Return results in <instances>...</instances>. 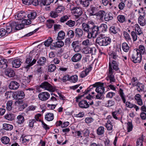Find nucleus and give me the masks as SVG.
<instances>
[{
	"mask_svg": "<svg viewBox=\"0 0 146 146\" xmlns=\"http://www.w3.org/2000/svg\"><path fill=\"white\" fill-rule=\"evenodd\" d=\"M95 27H96V30L95 31V38L97 36L98 32L104 33L106 31L108 27L106 24H102L99 27L95 25Z\"/></svg>",
	"mask_w": 146,
	"mask_h": 146,
	"instance_id": "7",
	"label": "nucleus"
},
{
	"mask_svg": "<svg viewBox=\"0 0 146 146\" xmlns=\"http://www.w3.org/2000/svg\"><path fill=\"white\" fill-rule=\"evenodd\" d=\"M105 12L103 10H100L97 12L95 15L100 19V20L103 21L104 19V17L105 16Z\"/></svg>",
	"mask_w": 146,
	"mask_h": 146,
	"instance_id": "25",
	"label": "nucleus"
},
{
	"mask_svg": "<svg viewBox=\"0 0 146 146\" xmlns=\"http://www.w3.org/2000/svg\"><path fill=\"white\" fill-rule=\"evenodd\" d=\"M14 96L17 99L20 100L23 98L25 96V94L22 91H18L16 92L14 94Z\"/></svg>",
	"mask_w": 146,
	"mask_h": 146,
	"instance_id": "20",
	"label": "nucleus"
},
{
	"mask_svg": "<svg viewBox=\"0 0 146 146\" xmlns=\"http://www.w3.org/2000/svg\"><path fill=\"white\" fill-rule=\"evenodd\" d=\"M97 134L99 135H101L103 134L104 132V128L103 127L100 126L97 129Z\"/></svg>",
	"mask_w": 146,
	"mask_h": 146,
	"instance_id": "42",
	"label": "nucleus"
},
{
	"mask_svg": "<svg viewBox=\"0 0 146 146\" xmlns=\"http://www.w3.org/2000/svg\"><path fill=\"white\" fill-rule=\"evenodd\" d=\"M138 12L140 15L138 19V23L140 25L144 26L146 24L145 19L144 18L145 15V12L143 11V8H141V10L139 11Z\"/></svg>",
	"mask_w": 146,
	"mask_h": 146,
	"instance_id": "5",
	"label": "nucleus"
},
{
	"mask_svg": "<svg viewBox=\"0 0 146 146\" xmlns=\"http://www.w3.org/2000/svg\"><path fill=\"white\" fill-rule=\"evenodd\" d=\"M50 95L49 93L44 92L40 93L38 95L39 99L42 101H46L50 97Z\"/></svg>",
	"mask_w": 146,
	"mask_h": 146,
	"instance_id": "13",
	"label": "nucleus"
},
{
	"mask_svg": "<svg viewBox=\"0 0 146 146\" xmlns=\"http://www.w3.org/2000/svg\"><path fill=\"white\" fill-rule=\"evenodd\" d=\"M135 99L139 105L141 106L143 105V102L142 100L141 99V96L140 94H136L135 96Z\"/></svg>",
	"mask_w": 146,
	"mask_h": 146,
	"instance_id": "35",
	"label": "nucleus"
},
{
	"mask_svg": "<svg viewBox=\"0 0 146 146\" xmlns=\"http://www.w3.org/2000/svg\"><path fill=\"white\" fill-rule=\"evenodd\" d=\"M110 33L113 34H115L117 33L116 28L114 26H112L110 27Z\"/></svg>",
	"mask_w": 146,
	"mask_h": 146,
	"instance_id": "59",
	"label": "nucleus"
},
{
	"mask_svg": "<svg viewBox=\"0 0 146 146\" xmlns=\"http://www.w3.org/2000/svg\"><path fill=\"white\" fill-rule=\"evenodd\" d=\"M96 51V49L94 47H85L82 49V52L84 54H91L92 55H94Z\"/></svg>",
	"mask_w": 146,
	"mask_h": 146,
	"instance_id": "8",
	"label": "nucleus"
},
{
	"mask_svg": "<svg viewBox=\"0 0 146 146\" xmlns=\"http://www.w3.org/2000/svg\"><path fill=\"white\" fill-rule=\"evenodd\" d=\"M56 67L54 64H51L48 66V70L49 72H54L56 69Z\"/></svg>",
	"mask_w": 146,
	"mask_h": 146,
	"instance_id": "45",
	"label": "nucleus"
},
{
	"mask_svg": "<svg viewBox=\"0 0 146 146\" xmlns=\"http://www.w3.org/2000/svg\"><path fill=\"white\" fill-rule=\"evenodd\" d=\"M98 11V8L96 7L91 6L90 9V14L91 15H95Z\"/></svg>",
	"mask_w": 146,
	"mask_h": 146,
	"instance_id": "26",
	"label": "nucleus"
},
{
	"mask_svg": "<svg viewBox=\"0 0 146 146\" xmlns=\"http://www.w3.org/2000/svg\"><path fill=\"white\" fill-rule=\"evenodd\" d=\"M117 19L118 21L120 23H123L125 21V16L123 15H119L117 16Z\"/></svg>",
	"mask_w": 146,
	"mask_h": 146,
	"instance_id": "43",
	"label": "nucleus"
},
{
	"mask_svg": "<svg viewBox=\"0 0 146 146\" xmlns=\"http://www.w3.org/2000/svg\"><path fill=\"white\" fill-rule=\"evenodd\" d=\"M90 133L89 130L88 129H86L82 131V133L83 134L84 137H86L89 136V135Z\"/></svg>",
	"mask_w": 146,
	"mask_h": 146,
	"instance_id": "62",
	"label": "nucleus"
},
{
	"mask_svg": "<svg viewBox=\"0 0 146 146\" xmlns=\"http://www.w3.org/2000/svg\"><path fill=\"white\" fill-rule=\"evenodd\" d=\"M123 36L126 40L129 42L131 41V38L129 34L126 32H123Z\"/></svg>",
	"mask_w": 146,
	"mask_h": 146,
	"instance_id": "48",
	"label": "nucleus"
},
{
	"mask_svg": "<svg viewBox=\"0 0 146 146\" xmlns=\"http://www.w3.org/2000/svg\"><path fill=\"white\" fill-rule=\"evenodd\" d=\"M106 127L108 130H111L113 129V125L111 121L109 120L106 124Z\"/></svg>",
	"mask_w": 146,
	"mask_h": 146,
	"instance_id": "39",
	"label": "nucleus"
},
{
	"mask_svg": "<svg viewBox=\"0 0 146 146\" xmlns=\"http://www.w3.org/2000/svg\"><path fill=\"white\" fill-rule=\"evenodd\" d=\"M95 25L92 21H89L87 23H83L82 24V28L83 31L88 33L87 37L90 38L92 37L95 38Z\"/></svg>",
	"mask_w": 146,
	"mask_h": 146,
	"instance_id": "2",
	"label": "nucleus"
},
{
	"mask_svg": "<svg viewBox=\"0 0 146 146\" xmlns=\"http://www.w3.org/2000/svg\"><path fill=\"white\" fill-rule=\"evenodd\" d=\"M113 18L112 15L110 13L105 15L104 19L106 21H109L113 19Z\"/></svg>",
	"mask_w": 146,
	"mask_h": 146,
	"instance_id": "38",
	"label": "nucleus"
},
{
	"mask_svg": "<svg viewBox=\"0 0 146 146\" xmlns=\"http://www.w3.org/2000/svg\"><path fill=\"white\" fill-rule=\"evenodd\" d=\"M19 86L18 83H10L9 86V88L11 90H16Z\"/></svg>",
	"mask_w": 146,
	"mask_h": 146,
	"instance_id": "29",
	"label": "nucleus"
},
{
	"mask_svg": "<svg viewBox=\"0 0 146 146\" xmlns=\"http://www.w3.org/2000/svg\"><path fill=\"white\" fill-rule=\"evenodd\" d=\"M79 107L83 109H86L89 107L88 102L86 100H82L78 103Z\"/></svg>",
	"mask_w": 146,
	"mask_h": 146,
	"instance_id": "17",
	"label": "nucleus"
},
{
	"mask_svg": "<svg viewBox=\"0 0 146 146\" xmlns=\"http://www.w3.org/2000/svg\"><path fill=\"white\" fill-rule=\"evenodd\" d=\"M3 129L7 131H10L13 128V126L9 124L4 123L3 125Z\"/></svg>",
	"mask_w": 146,
	"mask_h": 146,
	"instance_id": "33",
	"label": "nucleus"
},
{
	"mask_svg": "<svg viewBox=\"0 0 146 146\" xmlns=\"http://www.w3.org/2000/svg\"><path fill=\"white\" fill-rule=\"evenodd\" d=\"M37 16L36 12L34 11H31L27 15L28 18L30 19H34L36 18Z\"/></svg>",
	"mask_w": 146,
	"mask_h": 146,
	"instance_id": "31",
	"label": "nucleus"
},
{
	"mask_svg": "<svg viewBox=\"0 0 146 146\" xmlns=\"http://www.w3.org/2000/svg\"><path fill=\"white\" fill-rule=\"evenodd\" d=\"M58 13L56 11H51L50 13V15L52 18H55L58 16Z\"/></svg>",
	"mask_w": 146,
	"mask_h": 146,
	"instance_id": "53",
	"label": "nucleus"
},
{
	"mask_svg": "<svg viewBox=\"0 0 146 146\" xmlns=\"http://www.w3.org/2000/svg\"><path fill=\"white\" fill-rule=\"evenodd\" d=\"M135 32L137 35H140L142 34L143 33L139 25L138 24H135Z\"/></svg>",
	"mask_w": 146,
	"mask_h": 146,
	"instance_id": "40",
	"label": "nucleus"
},
{
	"mask_svg": "<svg viewBox=\"0 0 146 146\" xmlns=\"http://www.w3.org/2000/svg\"><path fill=\"white\" fill-rule=\"evenodd\" d=\"M65 36V33L63 31H60L58 33L56 39L58 40H61L63 39Z\"/></svg>",
	"mask_w": 146,
	"mask_h": 146,
	"instance_id": "32",
	"label": "nucleus"
},
{
	"mask_svg": "<svg viewBox=\"0 0 146 146\" xmlns=\"http://www.w3.org/2000/svg\"><path fill=\"white\" fill-rule=\"evenodd\" d=\"M1 142L4 144H8L10 141L9 138L7 136H4L1 138Z\"/></svg>",
	"mask_w": 146,
	"mask_h": 146,
	"instance_id": "41",
	"label": "nucleus"
},
{
	"mask_svg": "<svg viewBox=\"0 0 146 146\" xmlns=\"http://www.w3.org/2000/svg\"><path fill=\"white\" fill-rule=\"evenodd\" d=\"M54 118V115L53 113H48L46 114L45 116V119L48 121H50L52 120Z\"/></svg>",
	"mask_w": 146,
	"mask_h": 146,
	"instance_id": "34",
	"label": "nucleus"
},
{
	"mask_svg": "<svg viewBox=\"0 0 146 146\" xmlns=\"http://www.w3.org/2000/svg\"><path fill=\"white\" fill-rule=\"evenodd\" d=\"M7 66V60L0 56V68L4 69L6 68Z\"/></svg>",
	"mask_w": 146,
	"mask_h": 146,
	"instance_id": "19",
	"label": "nucleus"
},
{
	"mask_svg": "<svg viewBox=\"0 0 146 146\" xmlns=\"http://www.w3.org/2000/svg\"><path fill=\"white\" fill-rule=\"evenodd\" d=\"M94 85L96 88L95 90L96 92L98 93L103 94L105 91L103 83H95Z\"/></svg>",
	"mask_w": 146,
	"mask_h": 146,
	"instance_id": "9",
	"label": "nucleus"
},
{
	"mask_svg": "<svg viewBox=\"0 0 146 146\" xmlns=\"http://www.w3.org/2000/svg\"><path fill=\"white\" fill-rule=\"evenodd\" d=\"M75 136L78 138L83 139L84 136H83L82 131H76L74 133Z\"/></svg>",
	"mask_w": 146,
	"mask_h": 146,
	"instance_id": "28",
	"label": "nucleus"
},
{
	"mask_svg": "<svg viewBox=\"0 0 146 146\" xmlns=\"http://www.w3.org/2000/svg\"><path fill=\"white\" fill-rule=\"evenodd\" d=\"M72 13L75 16L79 17L83 13L82 9L80 7H74L71 10Z\"/></svg>",
	"mask_w": 146,
	"mask_h": 146,
	"instance_id": "11",
	"label": "nucleus"
},
{
	"mask_svg": "<svg viewBox=\"0 0 146 146\" xmlns=\"http://www.w3.org/2000/svg\"><path fill=\"white\" fill-rule=\"evenodd\" d=\"M64 10V7L62 6H58V7L56 8V11L58 12V13H61L62 12H63Z\"/></svg>",
	"mask_w": 146,
	"mask_h": 146,
	"instance_id": "60",
	"label": "nucleus"
},
{
	"mask_svg": "<svg viewBox=\"0 0 146 146\" xmlns=\"http://www.w3.org/2000/svg\"><path fill=\"white\" fill-rule=\"evenodd\" d=\"M134 49L136 50H139V53H140L141 55V54H144L145 51V48L142 45H141L139 46V49L135 48Z\"/></svg>",
	"mask_w": 146,
	"mask_h": 146,
	"instance_id": "36",
	"label": "nucleus"
},
{
	"mask_svg": "<svg viewBox=\"0 0 146 146\" xmlns=\"http://www.w3.org/2000/svg\"><path fill=\"white\" fill-rule=\"evenodd\" d=\"M115 102L112 100H109L106 103L105 105L107 107H111L114 105Z\"/></svg>",
	"mask_w": 146,
	"mask_h": 146,
	"instance_id": "55",
	"label": "nucleus"
},
{
	"mask_svg": "<svg viewBox=\"0 0 146 146\" xmlns=\"http://www.w3.org/2000/svg\"><path fill=\"white\" fill-rule=\"evenodd\" d=\"M46 61V58L43 57L39 59L37 61V63L40 65H43L45 63Z\"/></svg>",
	"mask_w": 146,
	"mask_h": 146,
	"instance_id": "46",
	"label": "nucleus"
},
{
	"mask_svg": "<svg viewBox=\"0 0 146 146\" xmlns=\"http://www.w3.org/2000/svg\"><path fill=\"white\" fill-rule=\"evenodd\" d=\"M32 138V137L30 135H22L21 138V139L22 143L25 144H27L31 140Z\"/></svg>",
	"mask_w": 146,
	"mask_h": 146,
	"instance_id": "14",
	"label": "nucleus"
},
{
	"mask_svg": "<svg viewBox=\"0 0 146 146\" xmlns=\"http://www.w3.org/2000/svg\"><path fill=\"white\" fill-rule=\"evenodd\" d=\"M40 87L50 92H53L57 90L55 87L52 86L49 83H42L40 85Z\"/></svg>",
	"mask_w": 146,
	"mask_h": 146,
	"instance_id": "6",
	"label": "nucleus"
},
{
	"mask_svg": "<svg viewBox=\"0 0 146 146\" xmlns=\"http://www.w3.org/2000/svg\"><path fill=\"white\" fill-rule=\"evenodd\" d=\"M25 119L23 116L21 115H19L17 118V122L18 124H22L24 122Z\"/></svg>",
	"mask_w": 146,
	"mask_h": 146,
	"instance_id": "30",
	"label": "nucleus"
},
{
	"mask_svg": "<svg viewBox=\"0 0 146 146\" xmlns=\"http://www.w3.org/2000/svg\"><path fill=\"white\" fill-rule=\"evenodd\" d=\"M53 40L52 38L51 37H49L48 39L44 42V45L45 46H50Z\"/></svg>",
	"mask_w": 146,
	"mask_h": 146,
	"instance_id": "44",
	"label": "nucleus"
},
{
	"mask_svg": "<svg viewBox=\"0 0 146 146\" xmlns=\"http://www.w3.org/2000/svg\"><path fill=\"white\" fill-rule=\"evenodd\" d=\"M75 24V22L74 21L70 20L68 21L66 23V24L68 27H74Z\"/></svg>",
	"mask_w": 146,
	"mask_h": 146,
	"instance_id": "49",
	"label": "nucleus"
},
{
	"mask_svg": "<svg viewBox=\"0 0 146 146\" xmlns=\"http://www.w3.org/2000/svg\"><path fill=\"white\" fill-rule=\"evenodd\" d=\"M131 36L133 41H135L137 40V36L134 31H132L131 32Z\"/></svg>",
	"mask_w": 146,
	"mask_h": 146,
	"instance_id": "64",
	"label": "nucleus"
},
{
	"mask_svg": "<svg viewBox=\"0 0 146 146\" xmlns=\"http://www.w3.org/2000/svg\"><path fill=\"white\" fill-rule=\"evenodd\" d=\"M133 126L131 122H128L127 123V131L130 132L132 131Z\"/></svg>",
	"mask_w": 146,
	"mask_h": 146,
	"instance_id": "54",
	"label": "nucleus"
},
{
	"mask_svg": "<svg viewBox=\"0 0 146 146\" xmlns=\"http://www.w3.org/2000/svg\"><path fill=\"white\" fill-rule=\"evenodd\" d=\"M143 139V138L142 136L137 139L136 142L137 146H142Z\"/></svg>",
	"mask_w": 146,
	"mask_h": 146,
	"instance_id": "56",
	"label": "nucleus"
},
{
	"mask_svg": "<svg viewBox=\"0 0 146 146\" xmlns=\"http://www.w3.org/2000/svg\"><path fill=\"white\" fill-rule=\"evenodd\" d=\"M119 63L117 61L111 60V62L110 61L109 64L108 70L107 72V76L106 78L107 81L109 80L110 82H114L115 81L114 70L117 71L119 70Z\"/></svg>",
	"mask_w": 146,
	"mask_h": 146,
	"instance_id": "1",
	"label": "nucleus"
},
{
	"mask_svg": "<svg viewBox=\"0 0 146 146\" xmlns=\"http://www.w3.org/2000/svg\"><path fill=\"white\" fill-rule=\"evenodd\" d=\"M5 74L6 76L9 77H13L15 75L14 71L10 68H8L5 70Z\"/></svg>",
	"mask_w": 146,
	"mask_h": 146,
	"instance_id": "24",
	"label": "nucleus"
},
{
	"mask_svg": "<svg viewBox=\"0 0 146 146\" xmlns=\"http://www.w3.org/2000/svg\"><path fill=\"white\" fill-rule=\"evenodd\" d=\"M82 29L79 28H76L74 31L75 35L78 38L82 37L83 35V31Z\"/></svg>",
	"mask_w": 146,
	"mask_h": 146,
	"instance_id": "23",
	"label": "nucleus"
},
{
	"mask_svg": "<svg viewBox=\"0 0 146 146\" xmlns=\"http://www.w3.org/2000/svg\"><path fill=\"white\" fill-rule=\"evenodd\" d=\"M139 50L134 49L131 53L130 56L131 60L134 63L140 62L141 58V55L139 53Z\"/></svg>",
	"mask_w": 146,
	"mask_h": 146,
	"instance_id": "4",
	"label": "nucleus"
},
{
	"mask_svg": "<svg viewBox=\"0 0 146 146\" xmlns=\"http://www.w3.org/2000/svg\"><path fill=\"white\" fill-rule=\"evenodd\" d=\"M96 42L100 46H106L110 44L111 39L109 37H105L104 35L101 34L96 38Z\"/></svg>",
	"mask_w": 146,
	"mask_h": 146,
	"instance_id": "3",
	"label": "nucleus"
},
{
	"mask_svg": "<svg viewBox=\"0 0 146 146\" xmlns=\"http://www.w3.org/2000/svg\"><path fill=\"white\" fill-rule=\"evenodd\" d=\"M12 24L13 22L7 23L6 25V31L7 34L10 33L12 32H13L15 31L14 28V27H13V25Z\"/></svg>",
	"mask_w": 146,
	"mask_h": 146,
	"instance_id": "15",
	"label": "nucleus"
},
{
	"mask_svg": "<svg viewBox=\"0 0 146 146\" xmlns=\"http://www.w3.org/2000/svg\"><path fill=\"white\" fill-rule=\"evenodd\" d=\"M12 25L14 27V28L15 30L21 29H23L25 26V25H24L22 22L21 23L19 24L17 22H13Z\"/></svg>",
	"mask_w": 146,
	"mask_h": 146,
	"instance_id": "18",
	"label": "nucleus"
},
{
	"mask_svg": "<svg viewBox=\"0 0 146 146\" xmlns=\"http://www.w3.org/2000/svg\"><path fill=\"white\" fill-rule=\"evenodd\" d=\"M55 44L56 47L58 48L61 47L64 45V42L61 40H58L55 43Z\"/></svg>",
	"mask_w": 146,
	"mask_h": 146,
	"instance_id": "51",
	"label": "nucleus"
},
{
	"mask_svg": "<svg viewBox=\"0 0 146 146\" xmlns=\"http://www.w3.org/2000/svg\"><path fill=\"white\" fill-rule=\"evenodd\" d=\"M32 57L30 56H29L27 58L26 60V63L27 64L25 66V68L26 69H29L30 67L34 64L36 62V60L33 59L31 61Z\"/></svg>",
	"mask_w": 146,
	"mask_h": 146,
	"instance_id": "12",
	"label": "nucleus"
},
{
	"mask_svg": "<svg viewBox=\"0 0 146 146\" xmlns=\"http://www.w3.org/2000/svg\"><path fill=\"white\" fill-rule=\"evenodd\" d=\"M78 80V76L76 75L72 76L70 77V81L73 82H76Z\"/></svg>",
	"mask_w": 146,
	"mask_h": 146,
	"instance_id": "58",
	"label": "nucleus"
},
{
	"mask_svg": "<svg viewBox=\"0 0 146 146\" xmlns=\"http://www.w3.org/2000/svg\"><path fill=\"white\" fill-rule=\"evenodd\" d=\"M8 34L6 31L3 28L0 29V36H3L5 35L7 36Z\"/></svg>",
	"mask_w": 146,
	"mask_h": 146,
	"instance_id": "61",
	"label": "nucleus"
},
{
	"mask_svg": "<svg viewBox=\"0 0 146 146\" xmlns=\"http://www.w3.org/2000/svg\"><path fill=\"white\" fill-rule=\"evenodd\" d=\"M92 68L88 67L86 68L85 70L82 71L80 74V76L81 78H84L89 73L91 70Z\"/></svg>",
	"mask_w": 146,
	"mask_h": 146,
	"instance_id": "27",
	"label": "nucleus"
},
{
	"mask_svg": "<svg viewBox=\"0 0 146 146\" xmlns=\"http://www.w3.org/2000/svg\"><path fill=\"white\" fill-rule=\"evenodd\" d=\"M26 16V13L21 11L16 13L15 15V18L17 20H21L24 19Z\"/></svg>",
	"mask_w": 146,
	"mask_h": 146,
	"instance_id": "16",
	"label": "nucleus"
},
{
	"mask_svg": "<svg viewBox=\"0 0 146 146\" xmlns=\"http://www.w3.org/2000/svg\"><path fill=\"white\" fill-rule=\"evenodd\" d=\"M122 48L123 51L125 52H128L129 48L128 44L126 42H123L122 44Z\"/></svg>",
	"mask_w": 146,
	"mask_h": 146,
	"instance_id": "37",
	"label": "nucleus"
},
{
	"mask_svg": "<svg viewBox=\"0 0 146 146\" xmlns=\"http://www.w3.org/2000/svg\"><path fill=\"white\" fill-rule=\"evenodd\" d=\"M12 101L11 100L8 101L7 103L6 108L7 110L10 111L12 109Z\"/></svg>",
	"mask_w": 146,
	"mask_h": 146,
	"instance_id": "52",
	"label": "nucleus"
},
{
	"mask_svg": "<svg viewBox=\"0 0 146 146\" xmlns=\"http://www.w3.org/2000/svg\"><path fill=\"white\" fill-rule=\"evenodd\" d=\"M103 94L98 93L95 95V99L104 100V97L102 95Z\"/></svg>",
	"mask_w": 146,
	"mask_h": 146,
	"instance_id": "57",
	"label": "nucleus"
},
{
	"mask_svg": "<svg viewBox=\"0 0 146 146\" xmlns=\"http://www.w3.org/2000/svg\"><path fill=\"white\" fill-rule=\"evenodd\" d=\"M13 67L18 68L20 67L21 64V60L19 59H16L13 60L12 62Z\"/></svg>",
	"mask_w": 146,
	"mask_h": 146,
	"instance_id": "22",
	"label": "nucleus"
},
{
	"mask_svg": "<svg viewBox=\"0 0 146 146\" xmlns=\"http://www.w3.org/2000/svg\"><path fill=\"white\" fill-rule=\"evenodd\" d=\"M119 94L123 103L125 104L126 106L129 108H132L134 106L133 104H132L128 102H125L126 100L125 98V96L124 95L123 90L121 88H120L119 89Z\"/></svg>",
	"mask_w": 146,
	"mask_h": 146,
	"instance_id": "10",
	"label": "nucleus"
},
{
	"mask_svg": "<svg viewBox=\"0 0 146 146\" xmlns=\"http://www.w3.org/2000/svg\"><path fill=\"white\" fill-rule=\"evenodd\" d=\"M5 118L6 119L12 121L14 119L13 115L11 113H7L4 116Z\"/></svg>",
	"mask_w": 146,
	"mask_h": 146,
	"instance_id": "47",
	"label": "nucleus"
},
{
	"mask_svg": "<svg viewBox=\"0 0 146 146\" xmlns=\"http://www.w3.org/2000/svg\"><path fill=\"white\" fill-rule=\"evenodd\" d=\"M36 122V120L34 119L29 120V126L30 127H33L34 126V123Z\"/></svg>",
	"mask_w": 146,
	"mask_h": 146,
	"instance_id": "63",
	"label": "nucleus"
},
{
	"mask_svg": "<svg viewBox=\"0 0 146 146\" xmlns=\"http://www.w3.org/2000/svg\"><path fill=\"white\" fill-rule=\"evenodd\" d=\"M82 58L81 54L77 53L75 54L72 58L71 60L74 62H77L80 60Z\"/></svg>",
	"mask_w": 146,
	"mask_h": 146,
	"instance_id": "21",
	"label": "nucleus"
},
{
	"mask_svg": "<svg viewBox=\"0 0 146 146\" xmlns=\"http://www.w3.org/2000/svg\"><path fill=\"white\" fill-rule=\"evenodd\" d=\"M54 23V21L52 19H49L47 21L46 26L48 28H51Z\"/></svg>",
	"mask_w": 146,
	"mask_h": 146,
	"instance_id": "50",
	"label": "nucleus"
}]
</instances>
